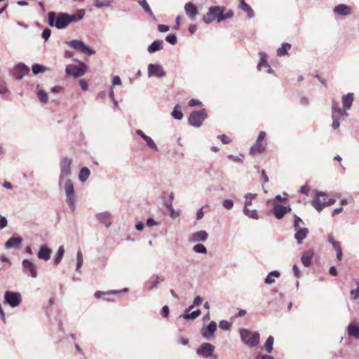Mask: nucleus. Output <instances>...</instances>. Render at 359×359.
Masks as SVG:
<instances>
[{
	"label": "nucleus",
	"mask_w": 359,
	"mask_h": 359,
	"mask_svg": "<svg viewBox=\"0 0 359 359\" xmlns=\"http://www.w3.org/2000/svg\"><path fill=\"white\" fill-rule=\"evenodd\" d=\"M85 14L83 10H79L76 14L69 15L66 13L49 12L48 14V24L50 27H55L59 29L66 28L73 22H77L81 20Z\"/></svg>",
	"instance_id": "f257e3e1"
},
{
	"label": "nucleus",
	"mask_w": 359,
	"mask_h": 359,
	"mask_svg": "<svg viewBox=\"0 0 359 359\" xmlns=\"http://www.w3.org/2000/svg\"><path fill=\"white\" fill-rule=\"evenodd\" d=\"M240 335L242 341L250 347L257 346L259 343V334L258 332L242 328L240 330Z\"/></svg>",
	"instance_id": "f03ea898"
},
{
	"label": "nucleus",
	"mask_w": 359,
	"mask_h": 359,
	"mask_svg": "<svg viewBox=\"0 0 359 359\" xmlns=\"http://www.w3.org/2000/svg\"><path fill=\"white\" fill-rule=\"evenodd\" d=\"M266 133L261 131L259 133L258 137L255 144L250 149V154L253 156L263 153L266 149V142L265 140Z\"/></svg>",
	"instance_id": "7ed1b4c3"
},
{
	"label": "nucleus",
	"mask_w": 359,
	"mask_h": 359,
	"mask_svg": "<svg viewBox=\"0 0 359 359\" xmlns=\"http://www.w3.org/2000/svg\"><path fill=\"white\" fill-rule=\"evenodd\" d=\"M65 190L67 196V203L72 211H74L75 205H74V189L72 182L69 179H66L65 181Z\"/></svg>",
	"instance_id": "20e7f679"
},
{
	"label": "nucleus",
	"mask_w": 359,
	"mask_h": 359,
	"mask_svg": "<svg viewBox=\"0 0 359 359\" xmlns=\"http://www.w3.org/2000/svg\"><path fill=\"white\" fill-rule=\"evenodd\" d=\"M222 7L221 6H211L208 12L203 15V21L207 24H209L217 20L219 22V18H220V15L222 14Z\"/></svg>",
	"instance_id": "39448f33"
},
{
	"label": "nucleus",
	"mask_w": 359,
	"mask_h": 359,
	"mask_svg": "<svg viewBox=\"0 0 359 359\" xmlns=\"http://www.w3.org/2000/svg\"><path fill=\"white\" fill-rule=\"evenodd\" d=\"M206 118L207 114L205 109L194 111L190 114L189 122L191 125L198 127Z\"/></svg>",
	"instance_id": "423d86ee"
},
{
	"label": "nucleus",
	"mask_w": 359,
	"mask_h": 359,
	"mask_svg": "<svg viewBox=\"0 0 359 359\" xmlns=\"http://www.w3.org/2000/svg\"><path fill=\"white\" fill-rule=\"evenodd\" d=\"M4 302L11 307L19 306L22 302L21 294L18 292L6 291L4 294Z\"/></svg>",
	"instance_id": "0eeeda50"
},
{
	"label": "nucleus",
	"mask_w": 359,
	"mask_h": 359,
	"mask_svg": "<svg viewBox=\"0 0 359 359\" xmlns=\"http://www.w3.org/2000/svg\"><path fill=\"white\" fill-rule=\"evenodd\" d=\"M72 163V160L65 157L61 160L60 162V182L62 183V180L65 178L68 177L71 174V165Z\"/></svg>",
	"instance_id": "6e6552de"
},
{
	"label": "nucleus",
	"mask_w": 359,
	"mask_h": 359,
	"mask_svg": "<svg viewBox=\"0 0 359 359\" xmlns=\"http://www.w3.org/2000/svg\"><path fill=\"white\" fill-rule=\"evenodd\" d=\"M68 44L72 48L88 55H91L95 53L93 50L87 46L82 41L72 40L69 41Z\"/></svg>",
	"instance_id": "1a4fd4ad"
},
{
	"label": "nucleus",
	"mask_w": 359,
	"mask_h": 359,
	"mask_svg": "<svg viewBox=\"0 0 359 359\" xmlns=\"http://www.w3.org/2000/svg\"><path fill=\"white\" fill-rule=\"evenodd\" d=\"M66 73L76 77L81 76L86 73V65L84 64H81L79 66L69 65L66 67Z\"/></svg>",
	"instance_id": "9d476101"
},
{
	"label": "nucleus",
	"mask_w": 359,
	"mask_h": 359,
	"mask_svg": "<svg viewBox=\"0 0 359 359\" xmlns=\"http://www.w3.org/2000/svg\"><path fill=\"white\" fill-rule=\"evenodd\" d=\"M214 351L215 346L210 343L202 344L196 350L198 355L205 358L212 355V353H214Z\"/></svg>",
	"instance_id": "9b49d317"
},
{
	"label": "nucleus",
	"mask_w": 359,
	"mask_h": 359,
	"mask_svg": "<svg viewBox=\"0 0 359 359\" xmlns=\"http://www.w3.org/2000/svg\"><path fill=\"white\" fill-rule=\"evenodd\" d=\"M335 203V200L333 198H330L328 201L320 202V199L318 197L314 198L311 201V205L315 208V209L320 212L325 207L332 205Z\"/></svg>",
	"instance_id": "f8f14e48"
},
{
	"label": "nucleus",
	"mask_w": 359,
	"mask_h": 359,
	"mask_svg": "<svg viewBox=\"0 0 359 359\" xmlns=\"http://www.w3.org/2000/svg\"><path fill=\"white\" fill-rule=\"evenodd\" d=\"M273 211L275 217L280 219H282L287 212H290L291 208L289 206L274 204Z\"/></svg>",
	"instance_id": "ddd939ff"
},
{
	"label": "nucleus",
	"mask_w": 359,
	"mask_h": 359,
	"mask_svg": "<svg viewBox=\"0 0 359 359\" xmlns=\"http://www.w3.org/2000/svg\"><path fill=\"white\" fill-rule=\"evenodd\" d=\"M24 272L29 273L32 278L37 277V271L35 265L28 259H24L22 263Z\"/></svg>",
	"instance_id": "4468645a"
},
{
	"label": "nucleus",
	"mask_w": 359,
	"mask_h": 359,
	"mask_svg": "<svg viewBox=\"0 0 359 359\" xmlns=\"http://www.w3.org/2000/svg\"><path fill=\"white\" fill-rule=\"evenodd\" d=\"M217 330V324L215 322L212 321L210 324L201 329V334L206 339H210L213 337L215 332Z\"/></svg>",
	"instance_id": "2eb2a0df"
},
{
	"label": "nucleus",
	"mask_w": 359,
	"mask_h": 359,
	"mask_svg": "<svg viewBox=\"0 0 359 359\" xmlns=\"http://www.w3.org/2000/svg\"><path fill=\"white\" fill-rule=\"evenodd\" d=\"M148 73L149 76H156L157 77L165 76V72L159 65L150 64L148 67Z\"/></svg>",
	"instance_id": "dca6fc26"
},
{
	"label": "nucleus",
	"mask_w": 359,
	"mask_h": 359,
	"mask_svg": "<svg viewBox=\"0 0 359 359\" xmlns=\"http://www.w3.org/2000/svg\"><path fill=\"white\" fill-rule=\"evenodd\" d=\"M184 11L191 20H195L196 15L198 14L197 6L192 2H188L184 5Z\"/></svg>",
	"instance_id": "f3484780"
},
{
	"label": "nucleus",
	"mask_w": 359,
	"mask_h": 359,
	"mask_svg": "<svg viewBox=\"0 0 359 359\" xmlns=\"http://www.w3.org/2000/svg\"><path fill=\"white\" fill-rule=\"evenodd\" d=\"M348 113L343 109L339 107V104L337 102L333 101L332 105V118L334 117H346Z\"/></svg>",
	"instance_id": "a211bd4d"
},
{
	"label": "nucleus",
	"mask_w": 359,
	"mask_h": 359,
	"mask_svg": "<svg viewBox=\"0 0 359 359\" xmlns=\"http://www.w3.org/2000/svg\"><path fill=\"white\" fill-rule=\"evenodd\" d=\"M334 12L339 15L346 16L352 13V8L346 4H339L334 8Z\"/></svg>",
	"instance_id": "6ab92c4d"
},
{
	"label": "nucleus",
	"mask_w": 359,
	"mask_h": 359,
	"mask_svg": "<svg viewBox=\"0 0 359 359\" xmlns=\"http://www.w3.org/2000/svg\"><path fill=\"white\" fill-rule=\"evenodd\" d=\"M51 252V249L47 247L46 245H43L40 247L37 255L39 259L48 261V259H50Z\"/></svg>",
	"instance_id": "aec40b11"
},
{
	"label": "nucleus",
	"mask_w": 359,
	"mask_h": 359,
	"mask_svg": "<svg viewBox=\"0 0 359 359\" xmlns=\"http://www.w3.org/2000/svg\"><path fill=\"white\" fill-rule=\"evenodd\" d=\"M313 255L314 251L313 250H306L303 253L301 257V261L305 267H309L310 266Z\"/></svg>",
	"instance_id": "412c9836"
},
{
	"label": "nucleus",
	"mask_w": 359,
	"mask_h": 359,
	"mask_svg": "<svg viewBox=\"0 0 359 359\" xmlns=\"http://www.w3.org/2000/svg\"><path fill=\"white\" fill-rule=\"evenodd\" d=\"M354 97H353V93H348L346 95H344L342 96V104H343V108L346 111L348 109L351 108L352 106L353 102Z\"/></svg>",
	"instance_id": "4be33fe9"
},
{
	"label": "nucleus",
	"mask_w": 359,
	"mask_h": 359,
	"mask_svg": "<svg viewBox=\"0 0 359 359\" xmlns=\"http://www.w3.org/2000/svg\"><path fill=\"white\" fill-rule=\"evenodd\" d=\"M28 71L29 69L25 65H18L14 69L13 74L16 79H21L24 75L27 74Z\"/></svg>",
	"instance_id": "5701e85b"
},
{
	"label": "nucleus",
	"mask_w": 359,
	"mask_h": 359,
	"mask_svg": "<svg viewBox=\"0 0 359 359\" xmlns=\"http://www.w3.org/2000/svg\"><path fill=\"white\" fill-rule=\"evenodd\" d=\"M22 243L20 237H11L5 243L6 248H18Z\"/></svg>",
	"instance_id": "b1692460"
},
{
	"label": "nucleus",
	"mask_w": 359,
	"mask_h": 359,
	"mask_svg": "<svg viewBox=\"0 0 359 359\" xmlns=\"http://www.w3.org/2000/svg\"><path fill=\"white\" fill-rule=\"evenodd\" d=\"M296 233L294 235V238L297 240L299 244L302 243L303 240L306 237L309 230L306 228H302L298 230H296Z\"/></svg>",
	"instance_id": "393cba45"
},
{
	"label": "nucleus",
	"mask_w": 359,
	"mask_h": 359,
	"mask_svg": "<svg viewBox=\"0 0 359 359\" xmlns=\"http://www.w3.org/2000/svg\"><path fill=\"white\" fill-rule=\"evenodd\" d=\"M208 234L205 231L201 230L193 234L192 238L194 241H205L207 240Z\"/></svg>",
	"instance_id": "a878e982"
},
{
	"label": "nucleus",
	"mask_w": 359,
	"mask_h": 359,
	"mask_svg": "<svg viewBox=\"0 0 359 359\" xmlns=\"http://www.w3.org/2000/svg\"><path fill=\"white\" fill-rule=\"evenodd\" d=\"M239 8L243 11L246 12L249 18L254 16V11L251 7L245 1V0H240Z\"/></svg>",
	"instance_id": "bb28decb"
},
{
	"label": "nucleus",
	"mask_w": 359,
	"mask_h": 359,
	"mask_svg": "<svg viewBox=\"0 0 359 359\" xmlns=\"http://www.w3.org/2000/svg\"><path fill=\"white\" fill-rule=\"evenodd\" d=\"M163 41L162 40H156L148 47V51L152 53L161 50L163 48Z\"/></svg>",
	"instance_id": "cd10ccee"
},
{
	"label": "nucleus",
	"mask_w": 359,
	"mask_h": 359,
	"mask_svg": "<svg viewBox=\"0 0 359 359\" xmlns=\"http://www.w3.org/2000/svg\"><path fill=\"white\" fill-rule=\"evenodd\" d=\"M348 334L351 336L354 337L356 339H359V326L350 323L348 326Z\"/></svg>",
	"instance_id": "c85d7f7f"
},
{
	"label": "nucleus",
	"mask_w": 359,
	"mask_h": 359,
	"mask_svg": "<svg viewBox=\"0 0 359 359\" xmlns=\"http://www.w3.org/2000/svg\"><path fill=\"white\" fill-rule=\"evenodd\" d=\"M291 48V45L288 43H283L282 46L277 50V55L282 57L287 54V50Z\"/></svg>",
	"instance_id": "c756f323"
},
{
	"label": "nucleus",
	"mask_w": 359,
	"mask_h": 359,
	"mask_svg": "<svg viewBox=\"0 0 359 359\" xmlns=\"http://www.w3.org/2000/svg\"><path fill=\"white\" fill-rule=\"evenodd\" d=\"M97 218L100 220L106 226H109L111 224V217L109 214L101 213L97 215Z\"/></svg>",
	"instance_id": "7c9ffc66"
},
{
	"label": "nucleus",
	"mask_w": 359,
	"mask_h": 359,
	"mask_svg": "<svg viewBox=\"0 0 359 359\" xmlns=\"http://www.w3.org/2000/svg\"><path fill=\"white\" fill-rule=\"evenodd\" d=\"M90 170L86 168H82L80 170L79 178L81 182H85L90 176Z\"/></svg>",
	"instance_id": "2f4dec72"
},
{
	"label": "nucleus",
	"mask_w": 359,
	"mask_h": 359,
	"mask_svg": "<svg viewBox=\"0 0 359 359\" xmlns=\"http://www.w3.org/2000/svg\"><path fill=\"white\" fill-rule=\"evenodd\" d=\"M172 116L174 118L181 120L183 118V114L181 110V107L179 104H176L172 112Z\"/></svg>",
	"instance_id": "473e14b6"
},
{
	"label": "nucleus",
	"mask_w": 359,
	"mask_h": 359,
	"mask_svg": "<svg viewBox=\"0 0 359 359\" xmlns=\"http://www.w3.org/2000/svg\"><path fill=\"white\" fill-rule=\"evenodd\" d=\"M280 276V273L277 271H273L267 276V277L265 278V283L266 284H271L275 282V280L273 277L278 278Z\"/></svg>",
	"instance_id": "72a5a7b5"
},
{
	"label": "nucleus",
	"mask_w": 359,
	"mask_h": 359,
	"mask_svg": "<svg viewBox=\"0 0 359 359\" xmlns=\"http://www.w3.org/2000/svg\"><path fill=\"white\" fill-rule=\"evenodd\" d=\"M201 312L199 309H197L196 311H194L191 313H188V309H187L184 315V318L187 319V320H189V319L194 320V319L198 318L201 315Z\"/></svg>",
	"instance_id": "f704fd0d"
},
{
	"label": "nucleus",
	"mask_w": 359,
	"mask_h": 359,
	"mask_svg": "<svg viewBox=\"0 0 359 359\" xmlns=\"http://www.w3.org/2000/svg\"><path fill=\"white\" fill-rule=\"evenodd\" d=\"M244 214L252 219H258V213L255 210H250L247 207H244L243 209Z\"/></svg>",
	"instance_id": "c9c22d12"
},
{
	"label": "nucleus",
	"mask_w": 359,
	"mask_h": 359,
	"mask_svg": "<svg viewBox=\"0 0 359 359\" xmlns=\"http://www.w3.org/2000/svg\"><path fill=\"white\" fill-rule=\"evenodd\" d=\"M273 337L272 336H269L265 344H264V348L267 353H271L273 350Z\"/></svg>",
	"instance_id": "e433bc0d"
},
{
	"label": "nucleus",
	"mask_w": 359,
	"mask_h": 359,
	"mask_svg": "<svg viewBox=\"0 0 359 359\" xmlns=\"http://www.w3.org/2000/svg\"><path fill=\"white\" fill-rule=\"evenodd\" d=\"M111 0H94V6L97 8L110 6Z\"/></svg>",
	"instance_id": "4c0bfd02"
},
{
	"label": "nucleus",
	"mask_w": 359,
	"mask_h": 359,
	"mask_svg": "<svg viewBox=\"0 0 359 359\" xmlns=\"http://www.w3.org/2000/svg\"><path fill=\"white\" fill-rule=\"evenodd\" d=\"M64 253H65V248L63 246H60L57 250V256L54 260L55 265H57L60 262V261L64 255Z\"/></svg>",
	"instance_id": "58836bf2"
},
{
	"label": "nucleus",
	"mask_w": 359,
	"mask_h": 359,
	"mask_svg": "<svg viewBox=\"0 0 359 359\" xmlns=\"http://www.w3.org/2000/svg\"><path fill=\"white\" fill-rule=\"evenodd\" d=\"M224 11H225V8L224 7H222V14L220 15V18H219V22L225 19L231 18L233 15V11L230 10L226 13H224Z\"/></svg>",
	"instance_id": "ea45409f"
},
{
	"label": "nucleus",
	"mask_w": 359,
	"mask_h": 359,
	"mask_svg": "<svg viewBox=\"0 0 359 359\" xmlns=\"http://www.w3.org/2000/svg\"><path fill=\"white\" fill-rule=\"evenodd\" d=\"M39 100L43 103H46L48 100V95L47 93L43 90H41L37 93Z\"/></svg>",
	"instance_id": "a19ab883"
},
{
	"label": "nucleus",
	"mask_w": 359,
	"mask_h": 359,
	"mask_svg": "<svg viewBox=\"0 0 359 359\" xmlns=\"http://www.w3.org/2000/svg\"><path fill=\"white\" fill-rule=\"evenodd\" d=\"M142 7L144 8L146 13H147L150 16L154 17V15L151 11L149 4L147 3L146 0H142L139 2Z\"/></svg>",
	"instance_id": "79ce46f5"
},
{
	"label": "nucleus",
	"mask_w": 359,
	"mask_h": 359,
	"mask_svg": "<svg viewBox=\"0 0 359 359\" xmlns=\"http://www.w3.org/2000/svg\"><path fill=\"white\" fill-rule=\"evenodd\" d=\"M256 194H248L245 195V207L248 208V206L252 205V200L256 197Z\"/></svg>",
	"instance_id": "37998d69"
},
{
	"label": "nucleus",
	"mask_w": 359,
	"mask_h": 359,
	"mask_svg": "<svg viewBox=\"0 0 359 359\" xmlns=\"http://www.w3.org/2000/svg\"><path fill=\"white\" fill-rule=\"evenodd\" d=\"M269 67V65H268L267 60L266 59L265 55L262 53L261 59L258 64L257 67L259 69H261L262 67Z\"/></svg>",
	"instance_id": "c03bdc74"
},
{
	"label": "nucleus",
	"mask_w": 359,
	"mask_h": 359,
	"mask_svg": "<svg viewBox=\"0 0 359 359\" xmlns=\"http://www.w3.org/2000/svg\"><path fill=\"white\" fill-rule=\"evenodd\" d=\"M44 71L45 67L41 65L35 64L32 66V72L34 74L43 72Z\"/></svg>",
	"instance_id": "a18cd8bd"
},
{
	"label": "nucleus",
	"mask_w": 359,
	"mask_h": 359,
	"mask_svg": "<svg viewBox=\"0 0 359 359\" xmlns=\"http://www.w3.org/2000/svg\"><path fill=\"white\" fill-rule=\"evenodd\" d=\"M144 140L147 142V144L148 147H149L150 148L154 149L155 150H157V147H156V144L154 143V142L150 137L147 136L146 137H144Z\"/></svg>",
	"instance_id": "49530a36"
},
{
	"label": "nucleus",
	"mask_w": 359,
	"mask_h": 359,
	"mask_svg": "<svg viewBox=\"0 0 359 359\" xmlns=\"http://www.w3.org/2000/svg\"><path fill=\"white\" fill-rule=\"evenodd\" d=\"M194 250L198 253H206L207 250L203 244H197L194 247Z\"/></svg>",
	"instance_id": "de8ad7c7"
},
{
	"label": "nucleus",
	"mask_w": 359,
	"mask_h": 359,
	"mask_svg": "<svg viewBox=\"0 0 359 359\" xmlns=\"http://www.w3.org/2000/svg\"><path fill=\"white\" fill-rule=\"evenodd\" d=\"M219 327L224 330H228L231 327V323L226 320H221L219 323Z\"/></svg>",
	"instance_id": "09e8293b"
},
{
	"label": "nucleus",
	"mask_w": 359,
	"mask_h": 359,
	"mask_svg": "<svg viewBox=\"0 0 359 359\" xmlns=\"http://www.w3.org/2000/svg\"><path fill=\"white\" fill-rule=\"evenodd\" d=\"M218 138L224 144H229L231 142V139L229 136H227L224 134L219 135Z\"/></svg>",
	"instance_id": "8fccbe9b"
},
{
	"label": "nucleus",
	"mask_w": 359,
	"mask_h": 359,
	"mask_svg": "<svg viewBox=\"0 0 359 359\" xmlns=\"http://www.w3.org/2000/svg\"><path fill=\"white\" fill-rule=\"evenodd\" d=\"M77 258V270L82 266L83 264V255L81 251H79L76 255Z\"/></svg>",
	"instance_id": "3c124183"
},
{
	"label": "nucleus",
	"mask_w": 359,
	"mask_h": 359,
	"mask_svg": "<svg viewBox=\"0 0 359 359\" xmlns=\"http://www.w3.org/2000/svg\"><path fill=\"white\" fill-rule=\"evenodd\" d=\"M165 40L172 45H175L177 43V37L175 34L168 35L165 38Z\"/></svg>",
	"instance_id": "603ef678"
},
{
	"label": "nucleus",
	"mask_w": 359,
	"mask_h": 359,
	"mask_svg": "<svg viewBox=\"0 0 359 359\" xmlns=\"http://www.w3.org/2000/svg\"><path fill=\"white\" fill-rule=\"evenodd\" d=\"M203 302V298L200 296H196L194 300V304L190 306L189 309H192L195 306H198Z\"/></svg>",
	"instance_id": "864d4df0"
},
{
	"label": "nucleus",
	"mask_w": 359,
	"mask_h": 359,
	"mask_svg": "<svg viewBox=\"0 0 359 359\" xmlns=\"http://www.w3.org/2000/svg\"><path fill=\"white\" fill-rule=\"evenodd\" d=\"M233 205V202L231 199H226L223 201V206L227 210H230Z\"/></svg>",
	"instance_id": "5fc2aeb1"
},
{
	"label": "nucleus",
	"mask_w": 359,
	"mask_h": 359,
	"mask_svg": "<svg viewBox=\"0 0 359 359\" xmlns=\"http://www.w3.org/2000/svg\"><path fill=\"white\" fill-rule=\"evenodd\" d=\"M300 223L303 224V221L299 217L296 216L295 219H294V227L295 231L298 230L299 229H302L300 226Z\"/></svg>",
	"instance_id": "6e6d98bb"
},
{
	"label": "nucleus",
	"mask_w": 359,
	"mask_h": 359,
	"mask_svg": "<svg viewBox=\"0 0 359 359\" xmlns=\"http://www.w3.org/2000/svg\"><path fill=\"white\" fill-rule=\"evenodd\" d=\"M341 117H334V118H332V126L333 128V129H337L339 126H340V123H339V119L341 118Z\"/></svg>",
	"instance_id": "4d7b16f0"
},
{
	"label": "nucleus",
	"mask_w": 359,
	"mask_h": 359,
	"mask_svg": "<svg viewBox=\"0 0 359 359\" xmlns=\"http://www.w3.org/2000/svg\"><path fill=\"white\" fill-rule=\"evenodd\" d=\"M8 224V222L6 217L0 215V230L5 228Z\"/></svg>",
	"instance_id": "13d9d810"
},
{
	"label": "nucleus",
	"mask_w": 359,
	"mask_h": 359,
	"mask_svg": "<svg viewBox=\"0 0 359 359\" xmlns=\"http://www.w3.org/2000/svg\"><path fill=\"white\" fill-rule=\"evenodd\" d=\"M51 34V30L49 29H45L42 32V37L46 41L50 37Z\"/></svg>",
	"instance_id": "bf43d9fd"
},
{
	"label": "nucleus",
	"mask_w": 359,
	"mask_h": 359,
	"mask_svg": "<svg viewBox=\"0 0 359 359\" xmlns=\"http://www.w3.org/2000/svg\"><path fill=\"white\" fill-rule=\"evenodd\" d=\"M300 192L306 196H309L310 192V188L306 185H304L301 187Z\"/></svg>",
	"instance_id": "052dcab7"
},
{
	"label": "nucleus",
	"mask_w": 359,
	"mask_h": 359,
	"mask_svg": "<svg viewBox=\"0 0 359 359\" xmlns=\"http://www.w3.org/2000/svg\"><path fill=\"white\" fill-rule=\"evenodd\" d=\"M158 29L160 32H165L170 29V27L168 25H158Z\"/></svg>",
	"instance_id": "680f3d73"
},
{
	"label": "nucleus",
	"mask_w": 359,
	"mask_h": 359,
	"mask_svg": "<svg viewBox=\"0 0 359 359\" xmlns=\"http://www.w3.org/2000/svg\"><path fill=\"white\" fill-rule=\"evenodd\" d=\"M169 313V308L168 306H164L161 310V314L163 317L167 318Z\"/></svg>",
	"instance_id": "e2e57ef3"
},
{
	"label": "nucleus",
	"mask_w": 359,
	"mask_h": 359,
	"mask_svg": "<svg viewBox=\"0 0 359 359\" xmlns=\"http://www.w3.org/2000/svg\"><path fill=\"white\" fill-rule=\"evenodd\" d=\"M351 295L352 296L353 299H356L359 297V289L357 288L356 290H352L351 291Z\"/></svg>",
	"instance_id": "0e129e2a"
},
{
	"label": "nucleus",
	"mask_w": 359,
	"mask_h": 359,
	"mask_svg": "<svg viewBox=\"0 0 359 359\" xmlns=\"http://www.w3.org/2000/svg\"><path fill=\"white\" fill-rule=\"evenodd\" d=\"M201 104V102L199 100H197L195 99H191L189 102V107H194V106L200 105Z\"/></svg>",
	"instance_id": "69168bd1"
},
{
	"label": "nucleus",
	"mask_w": 359,
	"mask_h": 359,
	"mask_svg": "<svg viewBox=\"0 0 359 359\" xmlns=\"http://www.w3.org/2000/svg\"><path fill=\"white\" fill-rule=\"evenodd\" d=\"M79 85L83 90H86L88 89V83L85 80H83V79L80 80Z\"/></svg>",
	"instance_id": "338daca9"
},
{
	"label": "nucleus",
	"mask_w": 359,
	"mask_h": 359,
	"mask_svg": "<svg viewBox=\"0 0 359 359\" xmlns=\"http://www.w3.org/2000/svg\"><path fill=\"white\" fill-rule=\"evenodd\" d=\"M294 275L296 278H299L300 271L297 265H294L292 267Z\"/></svg>",
	"instance_id": "774afa93"
}]
</instances>
